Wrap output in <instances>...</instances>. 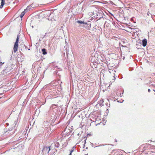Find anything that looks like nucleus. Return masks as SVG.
<instances>
[{
    "label": "nucleus",
    "instance_id": "nucleus-30",
    "mask_svg": "<svg viewBox=\"0 0 155 155\" xmlns=\"http://www.w3.org/2000/svg\"><path fill=\"white\" fill-rule=\"evenodd\" d=\"M51 146H49L48 147V149H49V150H49V151H50L51 150Z\"/></svg>",
    "mask_w": 155,
    "mask_h": 155
},
{
    "label": "nucleus",
    "instance_id": "nucleus-25",
    "mask_svg": "<svg viewBox=\"0 0 155 155\" xmlns=\"http://www.w3.org/2000/svg\"><path fill=\"white\" fill-rule=\"evenodd\" d=\"M46 34H47V33H45V35H42V36H41V38H42V39L43 38H44L45 36H46Z\"/></svg>",
    "mask_w": 155,
    "mask_h": 155
},
{
    "label": "nucleus",
    "instance_id": "nucleus-26",
    "mask_svg": "<svg viewBox=\"0 0 155 155\" xmlns=\"http://www.w3.org/2000/svg\"><path fill=\"white\" fill-rule=\"evenodd\" d=\"M74 151V150H71L70 152V153L69 155H71L72 153Z\"/></svg>",
    "mask_w": 155,
    "mask_h": 155
},
{
    "label": "nucleus",
    "instance_id": "nucleus-51",
    "mask_svg": "<svg viewBox=\"0 0 155 155\" xmlns=\"http://www.w3.org/2000/svg\"><path fill=\"white\" fill-rule=\"evenodd\" d=\"M118 102H120V103H121V102L120 101H118Z\"/></svg>",
    "mask_w": 155,
    "mask_h": 155
},
{
    "label": "nucleus",
    "instance_id": "nucleus-38",
    "mask_svg": "<svg viewBox=\"0 0 155 155\" xmlns=\"http://www.w3.org/2000/svg\"><path fill=\"white\" fill-rule=\"evenodd\" d=\"M0 63L1 64L0 65H2V64H4V62H2L0 61Z\"/></svg>",
    "mask_w": 155,
    "mask_h": 155
},
{
    "label": "nucleus",
    "instance_id": "nucleus-45",
    "mask_svg": "<svg viewBox=\"0 0 155 155\" xmlns=\"http://www.w3.org/2000/svg\"><path fill=\"white\" fill-rule=\"evenodd\" d=\"M115 142H117V140L116 139H115Z\"/></svg>",
    "mask_w": 155,
    "mask_h": 155
},
{
    "label": "nucleus",
    "instance_id": "nucleus-29",
    "mask_svg": "<svg viewBox=\"0 0 155 155\" xmlns=\"http://www.w3.org/2000/svg\"><path fill=\"white\" fill-rule=\"evenodd\" d=\"M106 113H107V114H108V112H109V110H108V109H107L106 110Z\"/></svg>",
    "mask_w": 155,
    "mask_h": 155
},
{
    "label": "nucleus",
    "instance_id": "nucleus-2",
    "mask_svg": "<svg viewBox=\"0 0 155 155\" xmlns=\"http://www.w3.org/2000/svg\"><path fill=\"white\" fill-rule=\"evenodd\" d=\"M51 107L53 109V111L54 112V113L55 112L56 113V112H58L60 111V109L57 105H51Z\"/></svg>",
    "mask_w": 155,
    "mask_h": 155
},
{
    "label": "nucleus",
    "instance_id": "nucleus-12",
    "mask_svg": "<svg viewBox=\"0 0 155 155\" xmlns=\"http://www.w3.org/2000/svg\"><path fill=\"white\" fill-rule=\"evenodd\" d=\"M41 51L43 54L46 55L47 53V50L44 48H43L41 49Z\"/></svg>",
    "mask_w": 155,
    "mask_h": 155
},
{
    "label": "nucleus",
    "instance_id": "nucleus-40",
    "mask_svg": "<svg viewBox=\"0 0 155 155\" xmlns=\"http://www.w3.org/2000/svg\"><path fill=\"white\" fill-rule=\"evenodd\" d=\"M49 19H49V18H46V20L47 21H49Z\"/></svg>",
    "mask_w": 155,
    "mask_h": 155
},
{
    "label": "nucleus",
    "instance_id": "nucleus-20",
    "mask_svg": "<svg viewBox=\"0 0 155 155\" xmlns=\"http://www.w3.org/2000/svg\"><path fill=\"white\" fill-rule=\"evenodd\" d=\"M59 146V143L58 142H57L55 144V147H58Z\"/></svg>",
    "mask_w": 155,
    "mask_h": 155
},
{
    "label": "nucleus",
    "instance_id": "nucleus-50",
    "mask_svg": "<svg viewBox=\"0 0 155 155\" xmlns=\"http://www.w3.org/2000/svg\"><path fill=\"white\" fill-rule=\"evenodd\" d=\"M145 154H146V155H147L148 154V153H146Z\"/></svg>",
    "mask_w": 155,
    "mask_h": 155
},
{
    "label": "nucleus",
    "instance_id": "nucleus-48",
    "mask_svg": "<svg viewBox=\"0 0 155 155\" xmlns=\"http://www.w3.org/2000/svg\"><path fill=\"white\" fill-rule=\"evenodd\" d=\"M151 152L152 153H155V152H154V151H152Z\"/></svg>",
    "mask_w": 155,
    "mask_h": 155
},
{
    "label": "nucleus",
    "instance_id": "nucleus-43",
    "mask_svg": "<svg viewBox=\"0 0 155 155\" xmlns=\"http://www.w3.org/2000/svg\"><path fill=\"white\" fill-rule=\"evenodd\" d=\"M116 150V149L114 150H112V152H114V151H115V150Z\"/></svg>",
    "mask_w": 155,
    "mask_h": 155
},
{
    "label": "nucleus",
    "instance_id": "nucleus-27",
    "mask_svg": "<svg viewBox=\"0 0 155 155\" xmlns=\"http://www.w3.org/2000/svg\"><path fill=\"white\" fill-rule=\"evenodd\" d=\"M127 11V10H124V11L125 12L124 13H125V15H126L127 16V17L128 16H129V13L127 14L126 13V12Z\"/></svg>",
    "mask_w": 155,
    "mask_h": 155
},
{
    "label": "nucleus",
    "instance_id": "nucleus-49",
    "mask_svg": "<svg viewBox=\"0 0 155 155\" xmlns=\"http://www.w3.org/2000/svg\"><path fill=\"white\" fill-rule=\"evenodd\" d=\"M109 88H110V86H108L107 88L108 89Z\"/></svg>",
    "mask_w": 155,
    "mask_h": 155
},
{
    "label": "nucleus",
    "instance_id": "nucleus-17",
    "mask_svg": "<svg viewBox=\"0 0 155 155\" xmlns=\"http://www.w3.org/2000/svg\"><path fill=\"white\" fill-rule=\"evenodd\" d=\"M149 147L150 148H151V149H155V146L151 144H149Z\"/></svg>",
    "mask_w": 155,
    "mask_h": 155
},
{
    "label": "nucleus",
    "instance_id": "nucleus-47",
    "mask_svg": "<svg viewBox=\"0 0 155 155\" xmlns=\"http://www.w3.org/2000/svg\"><path fill=\"white\" fill-rule=\"evenodd\" d=\"M91 144H92V147H94V146H93V145H94V144H93V143H91Z\"/></svg>",
    "mask_w": 155,
    "mask_h": 155
},
{
    "label": "nucleus",
    "instance_id": "nucleus-59",
    "mask_svg": "<svg viewBox=\"0 0 155 155\" xmlns=\"http://www.w3.org/2000/svg\"><path fill=\"white\" fill-rule=\"evenodd\" d=\"M153 91H155V90L154 89H153Z\"/></svg>",
    "mask_w": 155,
    "mask_h": 155
},
{
    "label": "nucleus",
    "instance_id": "nucleus-60",
    "mask_svg": "<svg viewBox=\"0 0 155 155\" xmlns=\"http://www.w3.org/2000/svg\"><path fill=\"white\" fill-rule=\"evenodd\" d=\"M117 155H122V154H118V155L117 154Z\"/></svg>",
    "mask_w": 155,
    "mask_h": 155
},
{
    "label": "nucleus",
    "instance_id": "nucleus-53",
    "mask_svg": "<svg viewBox=\"0 0 155 155\" xmlns=\"http://www.w3.org/2000/svg\"><path fill=\"white\" fill-rule=\"evenodd\" d=\"M101 102V101L100 102ZM103 102H104V101H101V102H102V103H103Z\"/></svg>",
    "mask_w": 155,
    "mask_h": 155
},
{
    "label": "nucleus",
    "instance_id": "nucleus-61",
    "mask_svg": "<svg viewBox=\"0 0 155 155\" xmlns=\"http://www.w3.org/2000/svg\"><path fill=\"white\" fill-rule=\"evenodd\" d=\"M85 155H88L87 154H85Z\"/></svg>",
    "mask_w": 155,
    "mask_h": 155
},
{
    "label": "nucleus",
    "instance_id": "nucleus-16",
    "mask_svg": "<svg viewBox=\"0 0 155 155\" xmlns=\"http://www.w3.org/2000/svg\"><path fill=\"white\" fill-rule=\"evenodd\" d=\"M5 0H2V2L1 3V5H0V8H1L5 4Z\"/></svg>",
    "mask_w": 155,
    "mask_h": 155
},
{
    "label": "nucleus",
    "instance_id": "nucleus-28",
    "mask_svg": "<svg viewBox=\"0 0 155 155\" xmlns=\"http://www.w3.org/2000/svg\"><path fill=\"white\" fill-rule=\"evenodd\" d=\"M105 145H104V144H101L99 146H96L95 147H99V146H104Z\"/></svg>",
    "mask_w": 155,
    "mask_h": 155
},
{
    "label": "nucleus",
    "instance_id": "nucleus-21",
    "mask_svg": "<svg viewBox=\"0 0 155 155\" xmlns=\"http://www.w3.org/2000/svg\"><path fill=\"white\" fill-rule=\"evenodd\" d=\"M38 14V15H36L35 16V18H39L40 16V14Z\"/></svg>",
    "mask_w": 155,
    "mask_h": 155
},
{
    "label": "nucleus",
    "instance_id": "nucleus-57",
    "mask_svg": "<svg viewBox=\"0 0 155 155\" xmlns=\"http://www.w3.org/2000/svg\"><path fill=\"white\" fill-rule=\"evenodd\" d=\"M77 135H78V136H79V133L78 134H77Z\"/></svg>",
    "mask_w": 155,
    "mask_h": 155
},
{
    "label": "nucleus",
    "instance_id": "nucleus-1",
    "mask_svg": "<svg viewBox=\"0 0 155 155\" xmlns=\"http://www.w3.org/2000/svg\"><path fill=\"white\" fill-rule=\"evenodd\" d=\"M19 35H18L16 39V41L14 45L13 51H14V53H16L18 51V43L19 41Z\"/></svg>",
    "mask_w": 155,
    "mask_h": 155
},
{
    "label": "nucleus",
    "instance_id": "nucleus-33",
    "mask_svg": "<svg viewBox=\"0 0 155 155\" xmlns=\"http://www.w3.org/2000/svg\"><path fill=\"white\" fill-rule=\"evenodd\" d=\"M95 15V14L94 13V12H93V13H91V14L90 15Z\"/></svg>",
    "mask_w": 155,
    "mask_h": 155
},
{
    "label": "nucleus",
    "instance_id": "nucleus-4",
    "mask_svg": "<svg viewBox=\"0 0 155 155\" xmlns=\"http://www.w3.org/2000/svg\"><path fill=\"white\" fill-rule=\"evenodd\" d=\"M83 25L82 26L83 27H85L87 28L91 27V22L90 21H88L87 22L84 21Z\"/></svg>",
    "mask_w": 155,
    "mask_h": 155
},
{
    "label": "nucleus",
    "instance_id": "nucleus-6",
    "mask_svg": "<svg viewBox=\"0 0 155 155\" xmlns=\"http://www.w3.org/2000/svg\"><path fill=\"white\" fill-rule=\"evenodd\" d=\"M72 10H68V15H67V19L70 18V19H71L72 17V15H76L75 14L72 13Z\"/></svg>",
    "mask_w": 155,
    "mask_h": 155
},
{
    "label": "nucleus",
    "instance_id": "nucleus-23",
    "mask_svg": "<svg viewBox=\"0 0 155 155\" xmlns=\"http://www.w3.org/2000/svg\"><path fill=\"white\" fill-rule=\"evenodd\" d=\"M134 68L133 67H130L129 68L128 70H129V71H131L132 70H134Z\"/></svg>",
    "mask_w": 155,
    "mask_h": 155
},
{
    "label": "nucleus",
    "instance_id": "nucleus-13",
    "mask_svg": "<svg viewBox=\"0 0 155 155\" xmlns=\"http://www.w3.org/2000/svg\"><path fill=\"white\" fill-rule=\"evenodd\" d=\"M5 73H7L9 71H10L11 70V69H10V67L7 66L6 67V68L5 69Z\"/></svg>",
    "mask_w": 155,
    "mask_h": 155
},
{
    "label": "nucleus",
    "instance_id": "nucleus-11",
    "mask_svg": "<svg viewBox=\"0 0 155 155\" xmlns=\"http://www.w3.org/2000/svg\"><path fill=\"white\" fill-rule=\"evenodd\" d=\"M60 72V71L56 70L54 72V74L55 75H58V76L60 77L61 75H60V73L59 72Z\"/></svg>",
    "mask_w": 155,
    "mask_h": 155
},
{
    "label": "nucleus",
    "instance_id": "nucleus-18",
    "mask_svg": "<svg viewBox=\"0 0 155 155\" xmlns=\"http://www.w3.org/2000/svg\"><path fill=\"white\" fill-rule=\"evenodd\" d=\"M48 146H46L45 145H44V146H43V150H42V152L44 150H45V149L46 148V150H47V149H48Z\"/></svg>",
    "mask_w": 155,
    "mask_h": 155
},
{
    "label": "nucleus",
    "instance_id": "nucleus-19",
    "mask_svg": "<svg viewBox=\"0 0 155 155\" xmlns=\"http://www.w3.org/2000/svg\"><path fill=\"white\" fill-rule=\"evenodd\" d=\"M6 73H5V69H4L3 70H2V71L1 72V74L2 75H4Z\"/></svg>",
    "mask_w": 155,
    "mask_h": 155
},
{
    "label": "nucleus",
    "instance_id": "nucleus-14",
    "mask_svg": "<svg viewBox=\"0 0 155 155\" xmlns=\"http://www.w3.org/2000/svg\"><path fill=\"white\" fill-rule=\"evenodd\" d=\"M84 20L83 21L78 20L76 22L80 25H82L84 23Z\"/></svg>",
    "mask_w": 155,
    "mask_h": 155
},
{
    "label": "nucleus",
    "instance_id": "nucleus-32",
    "mask_svg": "<svg viewBox=\"0 0 155 155\" xmlns=\"http://www.w3.org/2000/svg\"><path fill=\"white\" fill-rule=\"evenodd\" d=\"M55 152H53V153H51V155H55Z\"/></svg>",
    "mask_w": 155,
    "mask_h": 155
},
{
    "label": "nucleus",
    "instance_id": "nucleus-10",
    "mask_svg": "<svg viewBox=\"0 0 155 155\" xmlns=\"http://www.w3.org/2000/svg\"><path fill=\"white\" fill-rule=\"evenodd\" d=\"M28 10H24L23 11L21 14L20 15V18L22 19V18L23 17L24 15H25L26 12H27Z\"/></svg>",
    "mask_w": 155,
    "mask_h": 155
},
{
    "label": "nucleus",
    "instance_id": "nucleus-31",
    "mask_svg": "<svg viewBox=\"0 0 155 155\" xmlns=\"http://www.w3.org/2000/svg\"><path fill=\"white\" fill-rule=\"evenodd\" d=\"M66 55H67V56L68 57V51L67 49V50H66Z\"/></svg>",
    "mask_w": 155,
    "mask_h": 155
},
{
    "label": "nucleus",
    "instance_id": "nucleus-52",
    "mask_svg": "<svg viewBox=\"0 0 155 155\" xmlns=\"http://www.w3.org/2000/svg\"><path fill=\"white\" fill-rule=\"evenodd\" d=\"M88 147H87L86 148V149H88Z\"/></svg>",
    "mask_w": 155,
    "mask_h": 155
},
{
    "label": "nucleus",
    "instance_id": "nucleus-44",
    "mask_svg": "<svg viewBox=\"0 0 155 155\" xmlns=\"http://www.w3.org/2000/svg\"><path fill=\"white\" fill-rule=\"evenodd\" d=\"M50 151H49V150H48V152H47V154H48V155L49 154V152Z\"/></svg>",
    "mask_w": 155,
    "mask_h": 155
},
{
    "label": "nucleus",
    "instance_id": "nucleus-35",
    "mask_svg": "<svg viewBox=\"0 0 155 155\" xmlns=\"http://www.w3.org/2000/svg\"><path fill=\"white\" fill-rule=\"evenodd\" d=\"M75 146H73L72 147V150H74V149L75 148Z\"/></svg>",
    "mask_w": 155,
    "mask_h": 155
},
{
    "label": "nucleus",
    "instance_id": "nucleus-42",
    "mask_svg": "<svg viewBox=\"0 0 155 155\" xmlns=\"http://www.w3.org/2000/svg\"><path fill=\"white\" fill-rule=\"evenodd\" d=\"M105 104H106V105H107V106L108 105V103H106Z\"/></svg>",
    "mask_w": 155,
    "mask_h": 155
},
{
    "label": "nucleus",
    "instance_id": "nucleus-46",
    "mask_svg": "<svg viewBox=\"0 0 155 155\" xmlns=\"http://www.w3.org/2000/svg\"><path fill=\"white\" fill-rule=\"evenodd\" d=\"M41 38H40V39H39V41H41Z\"/></svg>",
    "mask_w": 155,
    "mask_h": 155
},
{
    "label": "nucleus",
    "instance_id": "nucleus-37",
    "mask_svg": "<svg viewBox=\"0 0 155 155\" xmlns=\"http://www.w3.org/2000/svg\"><path fill=\"white\" fill-rule=\"evenodd\" d=\"M149 14H150L149 12H147V15H148V16H149Z\"/></svg>",
    "mask_w": 155,
    "mask_h": 155
},
{
    "label": "nucleus",
    "instance_id": "nucleus-5",
    "mask_svg": "<svg viewBox=\"0 0 155 155\" xmlns=\"http://www.w3.org/2000/svg\"><path fill=\"white\" fill-rule=\"evenodd\" d=\"M50 120L51 121H53L54 119L55 118V120H54V122L55 121V120L57 118V117L55 115V113H50Z\"/></svg>",
    "mask_w": 155,
    "mask_h": 155
},
{
    "label": "nucleus",
    "instance_id": "nucleus-15",
    "mask_svg": "<svg viewBox=\"0 0 155 155\" xmlns=\"http://www.w3.org/2000/svg\"><path fill=\"white\" fill-rule=\"evenodd\" d=\"M143 145H145V146L143 148V151L142 152H143L144 151V150H146L147 148V145H149V143H146L145 144H143Z\"/></svg>",
    "mask_w": 155,
    "mask_h": 155
},
{
    "label": "nucleus",
    "instance_id": "nucleus-64",
    "mask_svg": "<svg viewBox=\"0 0 155 155\" xmlns=\"http://www.w3.org/2000/svg\"><path fill=\"white\" fill-rule=\"evenodd\" d=\"M93 58H94V57H92Z\"/></svg>",
    "mask_w": 155,
    "mask_h": 155
},
{
    "label": "nucleus",
    "instance_id": "nucleus-55",
    "mask_svg": "<svg viewBox=\"0 0 155 155\" xmlns=\"http://www.w3.org/2000/svg\"><path fill=\"white\" fill-rule=\"evenodd\" d=\"M149 145H147V148L149 147Z\"/></svg>",
    "mask_w": 155,
    "mask_h": 155
},
{
    "label": "nucleus",
    "instance_id": "nucleus-36",
    "mask_svg": "<svg viewBox=\"0 0 155 155\" xmlns=\"http://www.w3.org/2000/svg\"><path fill=\"white\" fill-rule=\"evenodd\" d=\"M5 125H6V127L8 126V125H9V124L8 123H6L5 124Z\"/></svg>",
    "mask_w": 155,
    "mask_h": 155
},
{
    "label": "nucleus",
    "instance_id": "nucleus-9",
    "mask_svg": "<svg viewBox=\"0 0 155 155\" xmlns=\"http://www.w3.org/2000/svg\"><path fill=\"white\" fill-rule=\"evenodd\" d=\"M35 7V4L33 3H32L30 6H27L26 9H25V10H29V9L33 8Z\"/></svg>",
    "mask_w": 155,
    "mask_h": 155
},
{
    "label": "nucleus",
    "instance_id": "nucleus-22",
    "mask_svg": "<svg viewBox=\"0 0 155 155\" xmlns=\"http://www.w3.org/2000/svg\"><path fill=\"white\" fill-rule=\"evenodd\" d=\"M86 140H87V139H85L84 141V144H83V148H84V147H85V144L86 143Z\"/></svg>",
    "mask_w": 155,
    "mask_h": 155
},
{
    "label": "nucleus",
    "instance_id": "nucleus-7",
    "mask_svg": "<svg viewBox=\"0 0 155 155\" xmlns=\"http://www.w3.org/2000/svg\"><path fill=\"white\" fill-rule=\"evenodd\" d=\"M99 12H98L97 13H96V16H98V15H100V17H99V18H98V20L100 19L101 18H103V14H104L102 10H98Z\"/></svg>",
    "mask_w": 155,
    "mask_h": 155
},
{
    "label": "nucleus",
    "instance_id": "nucleus-58",
    "mask_svg": "<svg viewBox=\"0 0 155 155\" xmlns=\"http://www.w3.org/2000/svg\"><path fill=\"white\" fill-rule=\"evenodd\" d=\"M107 100H108V101L109 102V100L108 99H107Z\"/></svg>",
    "mask_w": 155,
    "mask_h": 155
},
{
    "label": "nucleus",
    "instance_id": "nucleus-3",
    "mask_svg": "<svg viewBox=\"0 0 155 155\" xmlns=\"http://www.w3.org/2000/svg\"><path fill=\"white\" fill-rule=\"evenodd\" d=\"M124 10H119L117 13V15H118L120 17H122L123 16L124 18L127 17V16L125 15Z\"/></svg>",
    "mask_w": 155,
    "mask_h": 155
},
{
    "label": "nucleus",
    "instance_id": "nucleus-24",
    "mask_svg": "<svg viewBox=\"0 0 155 155\" xmlns=\"http://www.w3.org/2000/svg\"><path fill=\"white\" fill-rule=\"evenodd\" d=\"M91 136V134H90V133H88V134H87V136H86V137H84V138H85V139H86V138L87 139V137H88V136Z\"/></svg>",
    "mask_w": 155,
    "mask_h": 155
},
{
    "label": "nucleus",
    "instance_id": "nucleus-39",
    "mask_svg": "<svg viewBox=\"0 0 155 155\" xmlns=\"http://www.w3.org/2000/svg\"><path fill=\"white\" fill-rule=\"evenodd\" d=\"M148 91L149 92H150V89H148Z\"/></svg>",
    "mask_w": 155,
    "mask_h": 155
},
{
    "label": "nucleus",
    "instance_id": "nucleus-54",
    "mask_svg": "<svg viewBox=\"0 0 155 155\" xmlns=\"http://www.w3.org/2000/svg\"><path fill=\"white\" fill-rule=\"evenodd\" d=\"M57 8H56V9H52L51 10H57Z\"/></svg>",
    "mask_w": 155,
    "mask_h": 155
},
{
    "label": "nucleus",
    "instance_id": "nucleus-41",
    "mask_svg": "<svg viewBox=\"0 0 155 155\" xmlns=\"http://www.w3.org/2000/svg\"><path fill=\"white\" fill-rule=\"evenodd\" d=\"M107 12H109L110 13V14H111V15H112L113 16V14H112V13H111L110 12H109L108 11V10H107Z\"/></svg>",
    "mask_w": 155,
    "mask_h": 155
},
{
    "label": "nucleus",
    "instance_id": "nucleus-8",
    "mask_svg": "<svg viewBox=\"0 0 155 155\" xmlns=\"http://www.w3.org/2000/svg\"><path fill=\"white\" fill-rule=\"evenodd\" d=\"M142 45L143 47H145L147 44V40L146 38L143 39L142 41Z\"/></svg>",
    "mask_w": 155,
    "mask_h": 155
},
{
    "label": "nucleus",
    "instance_id": "nucleus-62",
    "mask_svg": "<svg viewBox=\"0 0 155 155\" xmlns=\"http://www.w3.org/2000/svg\"><path fill=\"white\" fill-rule=\"evenodd\" d=\"M50 84H52V82H51V83Z\"/></svg>",
    "mask_w": 155,
    "mask_h": 155
},
{
    "label": "nucleus",
    "instance_id": "nucleus-63",
    "mask_svg": "<svg viewBox=\"0 0 155 155\" xmlns=\"http://www.w3.org/2000/svg\"><path fill=\"white\" fill-rule=\"evenodd\" d=\"M152 5H153V4H151L150 5H152Z\"/></svg>",
    "mask_w": 155,
    "mask_h": 155
},
{
    "label": "nucleus",
    "instance_id": "nucleus-56",
    "mask_svg": "<svg viewBox=\"0 0 155 155\" xmlns=\"http://www.w3.org/2000/svg\"><path fill=\"white\" fill-rule=\"evenodd\" d=\"M83 151H86V150H83Z\"/></svg>",
    "mask_w": 155,
    "mask_h": 155
},
{
    "label": "nucleus",
    "instance_id": "nucleus-34",
    "mask_svg": "<svg viewBox=\"0 0 155 155\" xmlns=\"http://www.w3.org/2000/svg\"><path fill=\"white\" fill-rule=\"evenodd\" d=\"M24 46L25 47V48H26V49L27 48V49H28V50H30V48H27V47H26V46H25V45H24Z\"/></svg>",
    "mask_w": 155,
    "mask_h": 155
}]
</instances>
